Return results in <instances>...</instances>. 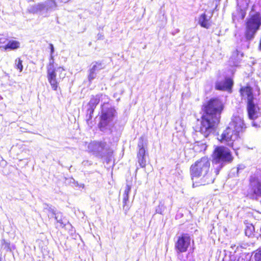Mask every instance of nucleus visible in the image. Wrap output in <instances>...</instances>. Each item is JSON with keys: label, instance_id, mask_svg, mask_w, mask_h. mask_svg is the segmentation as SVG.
<instances>
[{"label": "nucleus", "instance_id": "0eeeda50", "mask_svg": "<svg viewBox=\"0 0 261 261\" xmlns=\"http://www.w3.org/2000/svg\"><path fill=\"white\" fill-rule=\"evenodd\" d=\"M88 148L90 152L101 158H106L110 160L113 154V150L103 141L92 142L89 144Z\"/></svg>", "mask_w": 261, "mask_h": 261}, {"label": "nucleus", "instance_id": "a878e982", "mask_svg": "<svg viewBox=\"0 0 261 261\" xmlns=\"http://www.w3.org/2000/svg\"><path fill=\"white\" fill-rule=\"evenodd\" d=\"M15 67L21 72L23 69L22 61L20 58H17L15 61Z\"/></svg>", "mask_w": 261, "mask_h": 261}, {"label": "nucleus", "instance_id": "f03ea898", "mask_svg": "<svg viewBox=\"0 0 261 261\" xmlns=\"http://www.w3.org/2000/svg\"><path fill=\"white\" fill-rule=\"evenodd\" d=\"M211 162L207 156H203L197 160L190 168V173L192 179L200 177H208L214 174L211 171L210 172Z\"/></svg>", "mask_w": 261, "mask_h": 261}, {"label": "nucleus", "instance_id": "dca6fc26", "mask_svg": "<svg viewBox=\"0 0 261 261\" xmlns=\"http://www.w3.org/2000/svg\"><path fill=\"white\" fill-rule=\"evenodd\" d=\"M102 96V95H97L95 96H93L90 99L88 103L89 108L87 109V113L89 114L90 117H92L91 115L93 114L96 106L99 102L100 98Z\"/></svg>", "mask_w": 261, "mask_h": 261}, {"label": "nucleus", "instance_id": "f3484780", "mask_svg": "<svg viewBox=\"0 0 261 261\" xmlns=\"http://www.w3.org/2000/svg\"><path fill=\"white\" fill-rule=\"evenodd\" d=\"M190 244V238L187 234H182L180 237V252L187 251Z\"/></svg>", "mask_w": 261, "mask_h": 261}, {"label": "nucleus", "instance_id": "cd10ccee", "mask_svg": "<svg viewBox=\"0 0 261 261\" xmlns=\"http://www.w3.org/2000/svg\"><path fill=\"white\" fill-rule=\"evenodd\" d=\"M138 163L141 167L144 168L146 166V156H138Z\"/></svg>", "mask_w": 261, "mask_h": 261}, {"label": "nucleus", "instance_id": "393cba45", "mask_svg": "<svg viewBox=\"0 0 261 261\" xmlns=\"http://www.w3.org/2000/svg\"><path fill=\"white\" fill-rule=\"evenodd\" d=\"M243 56V54L240 53V51H239L238 50L236 49L232 52L230 57V59L232 61H235L237 60V58L240 59V58H242Z\"/></svg>", "mask_w": 261, "mask_h": 261}, {"label": "nucleus", "instance_id": "2eb2a0df", "mask_svg": "<svg viewBox=\"0 0 261 261\" xmlns=\"http://www.w3.org/2000/svg\"><path fill=\"white\" fill-rule=\"evenodd\" d=\"M248 118L250 120L256 119L260 115V108L254 101L246 104Z\"/></svg>", "mask_w": 261, "mask_h": 261}, {"label": "nucleus", "instance_id": "ddd939ff", "mask_svg": "<svg viewBox=\"0 0 261 261\" xmlns=\"http://www.w3.org/2000/svg\"><path fill=\"white\" fill-rule=\"evenodd\" d=\"M233 84L232 78L230 76H226L223 81H218L216 83L215 88L217 90L231 93Z\"/></svg>", "mask_w": 261, "mask_h": 261}, {"label": "nucleus", "instance_id": "f257e3e1", "mask_svg": "<svg viewBox=\"0 0 261 261\" xmlns=\"http://www.w3.org/2000/svg\"><path fill=\"white\" fill-rule=\"evenodd\" d=\"M212 171L214 175L211 178L214 180L215 177L219 174L223 167V163H231L233 160V157L230 150L225 147L221 146H217L214 150L212 155Z\"/></svg>", "mask_w": 261, "mask_h": 261}, {"label": "nucleus", "instance_id": "4468645a", "mask_svg": "<svg viewBox=\"0 0 261 261\" xmlns=\"http://www.w3.org/2000/svg\"><path fill=\"white\" fill-rule=\"evenodd\" d=\"M239 93L242 99L246 100V104L254 101L253 90L250 85L241 87L239 89Z\"/></svg>", "mask_w": 261, "mask_h": 261}, {"label": "nucleus", "instance_id": "72a5a7b5", "mask_svg": "<svg viewBox=\"0 0 261 261\" xmlns=\"http://www.w3.org/2000/svg\"><path fill=\"white\" fill-rule=\"evenodd\" d=\"M251 124H252V126H254V127H259V125L258 124H257L256 122H254V121L252 122Z\"/></svg>", "mask_w": 261, "mask_h": 261}, {"label": "nucleus", "instance_id": "2f4dec72", "mask_svg": "<svg viewBox=\"0 0 261 261\" xmlns=\"http://www.w3.org/2000/svg\"><path fill=\"white\" fill-rule=\"evenodd\" d=\"M163 207V205H159L158 207L156 210V212L157 213L162 214L163 211L162 209V207Z\"/></svg>", "mask_w": 261, "mask_h": 261}, {"label": "nucleus", "instance_id": "412c9836", "mask_svg": "<svg viewBox=\"0 0 261 261\" xmlns=\"http://www.w3.org/2000/svg\"><path fill=\"white\" fill-rule=\"evenodd\" d=\"M54 217H55L57 223H59L60 224L61 227H63L66 225V221L64 220L61 213H56Z\"/></svg>", "mask_w": 261, "mask_h": 261}, {"label": "nucleus", "instance_id": "1a4fd4ad", "mask_svg": "<svg viewBox=\"0 0 261 261\" xmlns=\"http://www.w3.org/2000/svg\"><path fill=\"white\" fill-rule=\"evenodd\" d=\"M54 60L53 55H50L49 64L47 67V79L50 83L52 89L54 90H57L59 81L57 79L56 72L62 73L64 69L62 67H59L57 68L54 67Z\"/></svg>", "mask_w": 261, "mask_h": 261}, {"label": "nucleus", "instance_id": "c9c22d12", "mask_svg": "<svg viewBox=\"0 0 261 261\" xmlns=\"http://www.w3.org/2000/svg\"><path fill=\"white\" fill-rule=\"evenodd\" d=\"M77 186H79V187H81V188H84V187H85V186H84V184H81V185H78V184H77Z\"/></svg>", "mask_w": 261, "mask_h": 261}, {"label": "nucleus", "instance_id": "aec40b11", "mask_svg": "<svg viewBox=\"0 0 261 261\" xmlns=\"http://www.w3.org/2000/svg\"><path fill=\"white\" fill-rule=\"evenodd\" d=\"M138 148H139V151L137 156H146V151L144 148V140L142 137H141L139 140Z\"/></svg>", "mask_w": 261, "mask_h": 261}, {"label": "nucleus", "instance_id": "bb28decb", "mask_svg": "<svg viewBox=\"0 0 261 261\" xmlns=\"http://www.w3.org/2000/svg\"><path fill=\"white\" fill-rule=\"evenodd\" d=\"M104 67L105 66L103 64L101 63L96 62L95 64H94L90 69L94 71H95V72L96 73V72L104 68Z\"/></svg>", "mask_w": 261, "mask_h": 261}, {"label": "nucleus", "instance_id": "a211bd4d", "mask_svg": "<svg viewBox=\"0 0 261 261\" xmlns=\"http://www.w3.org/2000/svg\"><path fill=\"white\" fill-rule=\"evenodd\" d=\"M198 23L204 28L208 29L211 26V22L209 19L206 18L205 13L201 14L199 17Z\"/></svg>", "mask_w": 261, "mask_h": 261}, {"label": "nucleus", "instance_id": "4be33fe9", "mask_svg": "<svg viewBox=\"0 0 261 261\" xmlns=\"http://www.w3.org/2000/svg\"><path fill=\"white\" fill-rule=\"evenodd\" d=\"M44 212L47 213L48 217L50 219L53 218L55 215L56 214L54 208L48 204H45L44 206Z\"/></svg>", "mask_w": 261, "mask_h": 261}, {"label": "nucleus", "instance_id": "6e6552de", "mask_svg": "<svg viewBox=\"0 0 261 261\" xmlns=\"http://www.w3.org/2000/svg\"><path fill=\"white\" fill-rule=\"evenodd\" d=\"M57 4L54 0H47L43 3H39L30 6L28 11L30 13L39 14L46 16L49 12L55 10Z\"/></svg>", "mask_w": 261, "mask_h": 261}, {"label": "nucleus", "instance_id": "9d476101", "mask_svg": "<svg viewBox=\"0 0 261 261\" xmlns=\"http://www.w3.org/2000/svg\"><path fill=\"white\" fill-rule=\"evenodd\" d=\"M246 196L250 199L255 200L261 197V181L255 175H252L249 177V189Z\"/></svg>", "mask_w": 261, "mask_h": 261}, {"label": "nucleus", "instance_id": "423d86ee", "mask_svg": "<svg viewBox=\"0 0 261 261\" xmlns=\"http://www.w3.org/2000/svg\"><path fill=\"white\" fill-rule=\"evenodd\" d=\"M115 115V110L110 107L108 103L104 104L102 106L100 121L98 124L101 131L106 132L110 129Z\"/></svg>", "mask_w": 261, "mask_h": 261}, {"label": "nucleus", "instance_id": "c756f323", "mask_svg": "<svg viewBox=\"0 0 261 261\" xmlns=\"http://www.w3.org/2000/svg\"><path fill=\"white\" fill-rule=\"evenodd\" d=\"M96 73L95 71H94L92 70L91 69L90 70V73L88 76V79L90 82H91L93 80H94L96 77Z\"/></svg>", "mask_w": 261, "mask_h": 261}, {"label": "nucleus", "instance_id": "6ab92c4d", "mask_svg": "<svg viewBox=\"0 0 261 261\" xmlns=\"http://www.w3.org/2000/svg\"><path fill=\"white\" fill-rule=\"evenodd\" d=\"M131 190V186L128 185H126L125 190L123 194V208L125 211H127L129 209V206L127 205L128 202V195Z\"/></svg>", "mask_w": 261, "mask_h": 261}, {"label": "nucleus", "instance_id": "c85d7f7f", "mask_svg": "<svg viewBox=\"0 0 261 261\" xmlns=\"http://www.w3.org/2000/svg\"><path fill=\"white\" fill-rule=\"evenodd\" d=\"M255 261H261V248H258L255 251L254 254Z\"/></svg>", "mask_w": 261, "mask_h": 261}, {"label": "nucleus", "instance_id": "7ed1b4c3", "mask_svg": "<svg viewBox=\"0 0 261 261\" xmlns=\"http://www.w3.org/2000/svg\"><path fill=\"white\" fill-rule=\"evenodd\" d=\"M224 108L222 100L218 97H214L202 105L201 110L203 113L220 119Z\"/></svg>", "mask_w": 261, "mask_h": 261}, {"label": "nucleus", "instance_id": "f704fd0d", "mask_svg": "<svg viewBox=\"0 0 261 261\" xmlns=\"http://www.w3.org/2000/svg\"><path fill=\"white\" fill-rule=\"evenodd\" d=\"M249 227H247V228L245 229V234L247 236H249L250 235V233L248 234V229L249 228Z\"/></svg>", "mask_w": 261, "mask_h": 261}, {"label": "nucleus", "instance_id": "20e7f679", "mask_svg": "<svg viewBox=\"0 0 261 261\" xmlns=\"http://www.w3.org/2000/svg\"><path fill=\"white\" fill-rule=\"evenodd\" d=\"M245 37L247 40L252 39L261 27V14L256 12L249 15L245 24Z\"/></svg>", "mask_w": 261, "mask_h": 261}, {"label": "nucleus", "instance_id": "5701e85b", "mask_svg": "<svg viewBox=\"0 0 261 261\" xmlns=\"http://www.w3.org/2000/svg\"><path fill=\"white\" fill-rule=\"evenodd\" d=\"M206 147L205 143L200 142H196L194 144V147L197 151L201 152L205 150Z\"/></svg>", "mask_w": 261, "mask_h": 261}, {"label": "nucleus", "instance_id": "39448f33", "mask_svg": "<svg viewBox=\"0 0 261 261\" xmlns=\"http://www.w3.org/2000/svg\"><path fill=\"white\" fill-rule=\"evenodd\" d=\"M220 121V119L203 113L200 119L199 132L207 138L216 129Z\"/></svg>", "mask_w": 261, "mask_h": 261}, {"label": "nucleus", "instance_id": "f8f14e48", "mask_svg": "<svg viewBox=\"0 0 261 261\" xmlns=\"http://www.w3.org/2000/svg\"><path fill=\"white\" fill-rule=\"evenodd\" d=\"M233 134L234 132L232 129L230 127H227L223 131L220 138H218V140L220 143H225L226 145L230 147H233L234 141L235 139H236V138H233Z\"/></svg>", "mask_w": 261, "mask_h": 261}, {"label": "nucleus", "instance_id": "9b49d317", "mask_svg": "<svg viewBox=\"0 0 261 261\" xmlns=\"http://www.w3.org/2000/svg\"><path fill=\"white\" fill-rule=\"evenodd\" d=\"M231 124L233 126L236 139L240 138V133H242L245 132L246 126L244 123L243 118L239 116H233Z\"/></svg>", "mask_w": 261, "mask_h": 261}, {"label": "nucleus", "instance_id": "473e14b6", "mask_svg": "<svg viewBox=\"0 0 261 261\" xmlns=\"http://www.w3.org/2000/svg\"><path fill=\"white\" fill-rule=\"evenodd\" d=\"M49 46H50V55H53L54 51V47L52 44H50Z\"/></svg>", "mask_w": 261, "mask_h": 261}, {"label": "nucleus", "instance_id": "b1692460", "mask_svg": "<svg viewBox=\"0 0 261 261\" xmlns=\"http://www.w3.org/2000/svg\"><path fill=\"white\" fill-rule=\"evenodd\" d=\"M19 47V42L17 41H10L5 46V49L10 48L11 49H17Z\"/></svg>", "mask_w": 261, "mask_h": 261}, {"label": "nucleus", "instance_id": "7c9ffc66", "mask_svg": "<svg viewBox=\"0 0 261 261\" xmlns=\"http://www.w3.org/2000/svg\"><path fill=\"white\" fill-rule=\"evenodd\" d=\"M175 239L176 240L175 248L178 253H179V236H176Z\"/></svg>", "mask_w": 261, "mask_h": 261}]
</instances>
